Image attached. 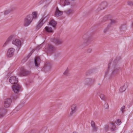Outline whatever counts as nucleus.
Returning a JSON list of instances; mask_svg holds the SVG:
<instances>
[{
	"label": "nucleus",
	"mask_w": 133,
	"mask_h": 133,
	"mask_svg": "<svg viewBox=\"0 0 133 133\" xmlns=\"http://www.w3.org/2000/svg\"><path fill=\"white\" fill-rule=\"evenodd\" d=\"M9 82L12 84H15L12 86V89L15 93H18L20 90L21 86L18 84H17L18 82V79L16 77L12 76L9 80Z\"/></svg>",
	"instance_id": "f257e3e1"
},
{
	"label": "nucleus",
	"mask_w": 133,
	"mask_h": 133,
	"mask_svg": "<svg viewBox=\"0 0 133 133\" xmlns=\"http://www.w3.org/2000/svg\"><path fill=\"white\" fill-rule=\"evenodd\" d=\"M83 43L79 45L80 48H83L91 44L92 41V38L86 35H84L83 37Z\"/></svg>",
	"instance_id": "f03ea898"
},
{
	"label": "nucleus",
	"mask_w": 133,
	"mask_h": 133,
	"mask_svg": "<svg viewBox=\"0 0 133 133\" xmlns=\"http://www.w3.org/2000/svg\"><path fill=\"white\" fill-rule=\"evenodd\" d=\"M56 49V48L54 45L48 44L45 46L44 51L48 54L51 55L55 52Z\"/></svg>",
	"instance_id": "7ed1b4c3"
},
{
	"label": "nucleus",
	"mask_w": 133,
	"mask_h": 133,
	"mask_svg": "<svg viewBox=\"0 0 133 133\" xmlns=\"http://www.w3.org/2000/svg\"><path fill=\"white\" fill-rule=\"evenodd\" d=\"M119 59L117 58L115 59L112 63V67L113 68L112 74L116 73L119 69V68L118 66L117 63Z\"/></svg>",
	"instance_id": "20e7f679"
},
{
	"label": "nucleus",
	"mask_w": 133,
	"mask_h": 133,
	"mask_svg": "<svg viewBox=\"0 0 133 133\" xmlns=\"http://www.w3.org/2000/svg\"><path fill=\"white\" fill-rule=\"evenodd\" d=\"M32 21L31 15H27L24 19V25L25 26H28L30 24Z\"/></svg>",
	"instance_id": "39448f33"
},
{
	"label": "nucleus",
	"mask_w": 133,
	"mask_h": 133,
	"mask_svg": "<svg viewBox=\"0 0 133 133\" xmlns=\"http://www.w3.org/2000/svg\"><path fill=\"white\" fill-rule=\"evenodd\" d=\"M45 17H42L39 21L38 23L36 29L38 30L39 29L45 22L46 21H45Z\"/></svg>",
	"instance_id": "423d86ee"
},
{
	"label": "nucleus",
	"mask_w": 133,
	"mask_h": 133,
	"mask_svg": "<svg viewBox=\"0 0 133 133\" xmlns=\"http://www.w3.org/2000/svg\"><path fill=\"white\" fill-rule=\"evenodd\" d=\"M95 81V79L92 78H87L84 80L85 83L90 86L93 84Z\"/></svg>",
	"instance_id": "0eeeda50"
},
{
	"label": "nucleus",
	"mask_w": 133,
	"mask_h": 133,
	"mask_svg": "<svg viewBox=\"0 0 133 133\" xmlns=\"http://www.w3.org/2000/svg\"><path fill=\"white\" fill-rule=\"evenodd\" d=\"M15 50L13 48H10L8 50L7 53V56L8 57H11L13 56Z\"/></svg>",
	"instance_id": "6e6552de"
},
{
	"label": "nucleus",
	"mask_w": 133,
	"mask_h": 133,
	"mask_svg": "<svg viewBox=\"0 0 133 133\" xmlns=\"http://www.w3.org/2000/svg\"><path fill=\"white\" fill-rule=\"evenodd\" d=\"M29 73L28 71H27L23 67H22L21 69V72L19 73V75L20 76H24L28 75Z\"/></svg>",
	"instance_id": "1a4fd4ad"
},
{
	"label": "nucleus",
	"mask_w": 133,
	"mask_h": 133,
	"mask_svg": "<svg viewBox=\"0 0 133 133\" xmlns=\"http://www.w3.org/2000/svg\"><path fill=\"white\" fill-rule=\"evenodd\" d=\"M107 3L105 2H104L101 3L100 6L98 8L97 12H99V11L104 9L107 6Z\"/></svg>",
	"instance_id": "9d476101"
},
{
	"label": "nucleus",
	"mask_w": 133,
	"mask_h": 133,
	"mask_svg": "<svg viewBox=\"0 0 133 133\" xmlns=\"http://www.w3.org/2000/svg\"><path fill=\"white\" fill-rule=\"evenodd\" d=\"M11 100L10 98H7L4 100V106L6 108L9 107L11 103Z\"/></svg>",
	"instance_id": "9b49d317"
},
{
	"label": "nucleus",
	"mask_w": 133,
	"mask_h": 133,
	"mask_svg": "<svg viewBox=\"0 0 133 133\" xmlns=\"http://www.w3.org/2000/svg\"><path fill=\"white\" fill-rule=\"evenodd\" d=\"M56 45H58L61 44L63 42L62 39L59 38H54L52 41Z\"/></svg>",
	"instance_id": "f8f14e48"
},
{
	"label": "nucleus",
	"mask_w": 133,
	"mask_h": 133,
	"mask_svg": "<svg viewBox=\"0 0 133 133\" xmlns=\"http://www.w3.org/2000/svg\"><path fill=\"white\" fill-rule=\"evenodd\" d=\"M71 111L69 114V116H72L76 112L77 110L76 105L75 104H73L71 106Z\"/></svg>",
	"instance_id": "ddd939ff"
},
{
	"label": "nucleus",
	"mask_w": 133,
	"mask_h": 133,
	"mask_svg": "<svg viewBox=\"0 0 133 133\" xmlns=\"http://www.w3.org/2000/svg\"><path fill=\"white\" fill-rule=\"evenodd\" d=\"M63 14V11H60L58 7H56L54 13V16L58 17L61 16Z\"/></svg>",
	"instance_id": "4468645a"
},
{
	"label": "nucleus",
	"mask_w": 133,
	"mask_h": 133,
	"mask_svg": "<svg viewBox=\"0 0 133 133\" xmlns=\"http://www.w3.org/2000/svg\"><path fill=\"white\" fill-rule=\"evenodd\" d=\"M52 67V64L50 63L46 62L43 69L44 70H45L48 71H49L51 69Z\"/></svg>",
	"instance_id": "2eb2a0df"
},
{
	"label": "nucleus",
	"mask_w": 133,
	"mask_h": 133,
	"mask_svg": "<svg viewBox=\"0 0 133 133\" xmlns=\"http://www.w3.org/2000/svg\"><path fill=\"white\" fill-rule=\"evenodd\" d=\"M12 43L17 46H20L21 45V40L17 39H15L13 40L12 41Z\"/></svg>",
	"instance_id": "dca6fc26"
},
{
	"label": "nucleus",
	"mask_w": 133,
	"mask_h": 133,
	"mask_svg": "<svg viewBox=\"0 0 133 133\" xmlns=\"http://www.w3.org/2000/svg\"><path fill=\"white\" fill-rule=\"evenodd\" d=\"M59 3L61 6H64L70 4V2L69 0H60Z\"/></svg>",
	"instance_id": "f3484780"
},
{
	"label": "nucleus",
	"mask_w": 133,
	"mask_h": 133,
	"mask_svg": "<svg viewBox=\"0 0 133 133\" xmlns=\"http://www.w3.org/2000/svg\"><path fill=\"white\" fill-rule=\"evenodd\" d=\"M14 10L15 8H11L8 9L4 11V14L5 16L7 15L12 12Z\"/></svg>",
	"instance_id": "a211bd4d"
},
{
	"label": "nucleus",
	"mask_w": 133,
	"mask_h": 133,
	"mask_svg": "<svg viewBox=\"0 0 133 133\" xmlns=\"http://www.w3.org/2000/svg\"><path fill=\"white\" fill-rule=\"evenodd\" d=\"M128 86V84L126 83H125L124 85L121 87L119 89V91L120 92H122L124 91Z\"/></svg>",
	"instance_id": "6ab92c4d"
},
{
	"label": "nucleus",
	"mask_w": 133,
	"mask_h": 133,
	"mask_svg": "<svg viewBox=\"0 0 133 133\" xmlns=\"http://www.w3.org/2000/svg\"><path fill=\"white\" fill-rule=\"evenodd\" d=\"M40 59L39 57H36L35 59V64L36 66L38 67L40 63Z\"/></svg>",
	"instance_id": "aec40b11"
},
{
	"label": "nucleus",
	"mask_w": 133,
	"mask_h": 133,
	"mask_svg": "<svg viewBox=\"0 0 133 133\" xmlns=\"http://www.w3.org/2000/svg\"><path fill=\"white\" fill-rule=\"evenodd\" d=\"M75 11L73 9H69L65 11L64 12L67 15H69L73 14L75 12Z\"/></svg>",
	"instance_id": "412c9836"
},
{
	"label": "nucleus",
	"mask_w": 133,
	"mask_h": 133,
	"mask_svg": "<svg viewBox=\"0 0 133 133\" xmlns=\"http://www.w3.org/2000/svg\"><path fill=\"white\" fill-rule=\"evenodd\" d=\"M109 126L111 131H114L116 130V127L114 123H111Z\"/></svg>",
	"instance_id": "4be33fe9"
},
{
	"label": "nucleus",
	"mask_w": 133,
	"mask_h": 133,
	"mask_svg": "<svg viewBox=\"0 0 133 133\" xmlns=\"http://www.w3.org/2000/svg\"><path fill=\"white\" fill-rule=\"evenodd\" d=\"M57 23L53 19H51L49 22V24L51 25L54 28H55Z\"/></svg>",
	"instance_id": "5701e85b"
},
{
	"label": "nucleus",
	"mask_w": 133,
	"mask_h": 133,
	"mask_svg": "<svg viewBox=\"0 0 133 133\" xmlns=\"http://www.w3.org/2000/svg\"><path fill=\"white\" fill-rule=\"evenodd\" d=\"M32 20L33 19H36L38 17V16L37 12L35 11L32 12Z\"/></svg>",
	"instance_id": "b1692460"
},
{
	"label": "nucleus",
	"mask_w": 133,
	"mask_h": 133,
	"mask_svg": "<svg viewBox=\"0 0 133 133\" xmlns=\"http://www.w3.org/2000/svg\"><path fill=\"white\" fill-rule=\"evenodd\" d=\"M13 36H10L7 39V40L5 42V43L3 45V46L4 47L6 45H7L9 43V42L11 41V39L13 38Z\"/></svg>",
	"instance_id": "393cba45"
},
{
	"label": "nucleus",
	"mask_w": 133,
	"mask_h": 133,
	"mask_svg": "<svg viewBox=\"0 0 133 133\" xmlns=\"http://www.w3.org/2000/svg\"><path fill=\"white\" fill-rule=\"evenodd\" d=\"M45 30L49 33H52L53 31L51 28L48 26H46L45 28Z\"/></svg>",
	"instance_id": "a878e982"
},
{
	"label": "nucleus",
	"mask_w": 133,
	"mask_h": 133,
	"mask_svg": "<svg viewBox=\"0 0 133 133\" xmlns=\"http://www.w3.org/2000/svg\"><path fill=\"white\" fill-rule=\"evenodd\" d=\"M6 112V111L5 109H3L2 112L0 113V117H3L5 114Z\"/></svg>",
	"instance_id": "bb28decb"
},
{
	"label": "nucleus",
	"mask_w": 133,
	"mask_h": 133,
	"mask_svg": "<svg viewBox=\"0 0 133 133\" xmlns=\"http://www.w3.org/2000/svg\"><path fill=\"white\" fill-rule=\"evenodd\" d=\"M110 23L108 24L110 27L111 26V25L114 24H115L117 23V21L116 20L113 19H110Z\"/></svg>",
	"instance_id": "cd10ccee"
},
{
	"label": "nucleus",
	"mask_w": 133,
	"mask_h": 133,
	"mask_svg": "<svg viewBox=\"0 0 133 133\" xmlns=\"http://www.w3.org/2000/svg\"><path fill=\"white\" fill-rule=\"evenodd\" d=\"M110 27H111L109 25H108L107 27L104 30V33H105L107 32Z\"/></svg>",
	"instance_id": "c85d7f7f"
},
{
	"label": "nucleus",
	"mask_w": 133,
	"mask_h": 133,
	"mask_svg": "<svg viewBox=\"0 0 133 133\" xmlns=\"http://www.w3.org/2000/svg\"><path fill=\"white\" fill-rule=\"evenodd\" d=\"M35 49H33L32 50V51H31V52L30 53V54L28 55V56H29V57H28L25 58L24 59V60H25V61H26L29 58V57L31 56V55L32 54V53L33 52H34V51H35Z\"/></svg>",
	"instance_id": "c756f323"
},
{
	"label": "nucleus",
	"mask_w": 133,
	"mask_h": 133,
	"mask_svg": "<svg viewBox=\"0 0 133 133\" xmlns=\"http://www.w3.org/2000/svg\"><path fill=\"white\" fill-rule=\"evenodd\" d=\"M100 97L102 100L105 101L106 100L105 97L103 94H100Z\"/></svg>",
	"instance_id": "7c9ffc66"
},
{
	"label": "nucleus",
	"mask_w": 133,
	"mask_h": 133,
	"mask_svg": "<svg viewBox=\"0 0 133 133\" xmlns=\"http://www.w3.org/2000/svg\"><path fill=\"white\" fill-rule=\"evenodd\" d=\"M127 4L130 6H133V2L131 1H128L127 2Z\"/></svg>",
	"instance_id": "2f4dec72"
},
{
	"label": "nucleus",
	"mask_w": 133,
	"mask_h": 133,
	"mask_svg": "<svg viewBox=\"0 0 133 133\" xmlns=\"http://www.w3.org/2000/svg\"><path fill=\"white\" fill-rule=\"evenodd\" d=\"M69 74V70L67 68L63 73V74L67 76Z\"/></svg>",
	"instance_id": "473e14b6"
},
{
	"label": "nucleus",
	"mask_w": 133,
	"mask_h": 133,
	"mask_svg": "<svg viewBox=\"0 0 133 133\" xmlns=\"http://www.w3.org/2000/svg\"><path fill=\"white\" fill-rule=\"evenodd\" d=\"M111 62H110L108 64V70L105 73V74H106L108 72L109 70L110 69V65L111 64Z\"/></svg>",
	"instance_id": "72a5a7b5"
},
{
	"label": "nucleus",
	"mask_w": 133,
	"mask_h": 133,
	"mask_svg": "<svg viewBox=\"0 0 133 133\" xmlns=\"http://www.w3.org/2000/svg\"><path fill=\"white\" fill-rule=\"evenodd\" d=\"M116 124L117 125H119L121 123V121L119 119H118L117 120V122H116Z\"/></svg>",
	"instance_id": "f704fd0d"
},
{
	"label": "nucleus",
	"mask_w": 133,
	"mask_h": 133,
	"mask_svg": "<svg viewBox=\"0 0 133 133\" xmlns=\"http://www.w3.org/2000/svg\"><path fill=\"white\" fill-rule=\"evenodd\" d=\"M104 107L105 109H108L109 108V105L107 103H105L104 105Z\"/></svg>",
	"instance_id": "c9c22d12"
},
{
	"label": "nucleus",
	"mask_w": 133,
	"mask_h": 133,
	"mask_svg": "<svg viewBox=\"0 0 133 133\" xmlns=\"http://www.w3.org/2000/svg\"><path fill=\"white\" fill-rule=\"evenodd\" d=\"M125 107L124 106H123L121 108V110L122 113H123L125 111Z\"/></svg>",
	"instance_id": "e433bc0d"
},
{
	"label": "nucleus",
	"mask_w": 133,
	"mask_h": 133,
	"mask_svg": "<svg viewBox=\"0 0 133 133\" xmlns=\"http://www.w3.org/2000/svg\"><path fill=\"white\" fill-rule=\"evenodd\" d=\"M42 46V44H41L40 45H39L37 46L36 47V50H38L40 48H41Z\"/></svg>",
	"instance_id": "4c0bfd02"
},
{
	"label": "nucleus",
	"mask_w": 133,
	"mask_h": 133,
	"mask_svg": "<svg viewBox=\"0 0 133 133\" xmlns=\"http://www.w3.org/2000/svg\"><path fill=\"white\" fill-rule=\"evenodd\" d=\"M92 128L93 130L94 131H97V127L95 125L94 126L92 127Z\"/></svg>",
	"instance_id": "58836bf2"
},
{
	"label": "nucleus",
	"mask_w": 133,
	"mask_h": 133,
	"mask_svg": "<svg viewBox=\"0 0 133 133\" xmlns=\"http://www.w3.org/2000/svg\"><path fill=\"white\" fill-rule=\"evenodd\" d=\"M47 0H41L40 2H39L38 4L39 5H40L42 4L44 2L46 1Z\"/></svg>",
	"instance_id": "ea45409f"
},
{
	"label": "nucleus",
	"mask_w": 133,
	"mask_h": 133,
	"mask_svg": "<svg viewBox=\"0 0 133 133\" xmlns=\"http://www.w3.org/2000/svg\"><path fill=\"white\" fill-rule=\"evenodd\" d=\"M92 50V49L91 48H89L87 49V52L88 53H90L91 52Z\"/></svg>",
	"instance_id": "a19ab883"
},
{
	"label": "nucleus",
	"mask_w": 133,
	"mask_h": 133,
	"mask_svg": "<svg viewBox=\"0 0 133 133\" xmlns=\"http://www.w3.org/2000/svg\"><path fill=\"white\" fill-rule=\"evenodd\" d=\"M91 127L95 126V122L92 121H91Z\"/></svg>",
	"instance_id": "79ce46f5"
},
{
	"label": "nucleus",
	"mask_w": 133,
	"mask_h": 133,
	"mask_svg": "<svg viewBox=\"0 0 133 133\" xmlns=\"http://www.w3.org/2000/svg\"><path fill=\"white\" fill-rule=\"evenodd\" d=\"M61 55V53L60 52H57L56 54V55L57 56H60Z\"/></svg>",
	"instance_id": "37998d69"
},
{
	"label": "nucleus",
	"mask_w": 133,
	"mask_h": 133,
	"mask_svg": "<svg viewBox=\"0 0 133 133\" xmlns=\"http://www.w3.org/2000/svg\"><path fill=\"white\" fill-rule=\"evenodd\" d=\"M20 105H18L16 108L15 109L17 110H18V108H19L20 107Z\"/></svg>",
	"instance_id": "c03bdc74"
},
{
	"label": "nucleus",
	"mask_w": 133,
	"mask_h": 133,
	"mask_svg": "<svg viewBox=\"0 0 133 133\" xmlns=\"http://www.w3.org/2000/svg\"><path fill=\"white\" fill-rule=\"evenodd\" d=\"M29 133H35V131L34 130H32Z\"/></svg>",
	"instance_id": "a18cd8bd"
},
{
	"label": "nucleus",
	"mask_w": 133,
	"mask_h": 133,
	"mask_svg": "<svg viewBox=\"0 0 133 133\" xmlns=\"http://www.w3.org/2000/svg\"><path fill=\"white\" fill-rule=\"evenodd\" d=\"M132 28L133 29V22L132 23Z\"/></svg>",
	"instance_id": "49530a36"
},
{
	"label": "nucleus",
	"mask_w": 133,
	"mask_h": 133,
	"mask_svg": "<svg viewBox=\"0 0 133 133\" xmlns=\"http://www.w3.org/2000/svg\"><path fill=\"white\" fill-rule=\"evenodd\" d=\"M106 127H107V128H108L109 127V126L108 125H106Z\"/></svg>",
	"instance_id": "de8ad7c7"
},
{
	"label": "nucleus",
	"mask_w": 133,
	"mask_h": 133,
	"mask_svg": "<svg viewBox=\"0 0 133 133\" xmlns=\"http://www.w3.org/2000/svg\"><path fill=\"white\" fill-rule=\"evenodd\" d=\"M73 133H76V132H73Z\"/></svg>",
	"instance_id": "09e8293b"
},
{
	"label": "nucleus",
	"mask_w": 133,
	"mask_h": 133,
	"mask_svg": "<svg viewBox=\"0 0 133 133\" xmlns=\"http://www.w3.org/2000/svg\"><path fill=\"white\" fill-rule=\"evenodd\" d=\"M26 85H27V84H26Z\"/></svg>",
	"instance_id": "8fccbe9b"
},
{
	"label": "nucleus",
	"mask_w": 133,
	"mask_h": 133,
	"mask_svg": "<svg viewBox=\"0 0 133 133\" xmlns=\"http://www.w3.org/2000/svg\"><path fill=\"white\" fill-rule=\"evenodd\" d=\"M87 75H88V74H86Z\"/></svg>",
	"instance_id": "3c124183"
}]
</instances>
